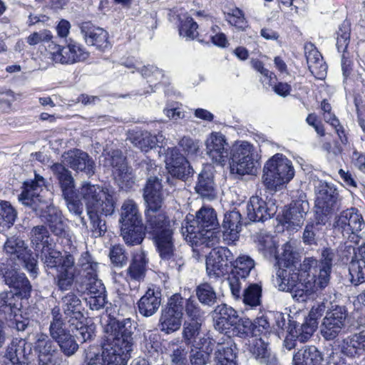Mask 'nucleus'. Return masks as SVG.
Segmentation results:
<instances>
[{
	"label": "nucleus",
	"mask_w": 365,
	"mask_h": 365,
	"mask_svg": "<svg viewBox=\"0 0 365 365\" xmlns=\"http://www.w3.org/2000/svg\"><path fill=\"white\" fill-rule=\"evenodd\" d=\"M145 230L150 235L163 259L169 260L174 255L173 232L175 222L161 210L164 192L160 180L156 177L148 179L144 187Z\"/></svg>",
	"instance_id": "f257e3e1"
},
{
	"label": "nucleus",
	"mask_w": 365,
	"mask_h": 365,
	"mask_svg": "<svg viewBox=\"0 0 365 365\" xmlns=\"http://www.w3.org/2000/svg\"><path fill=\"white\" fill-rule=\"evenodd\" d=\"M45 183V179L35 173L34 180L24 182L19 200L24 205L31 207L42 221L48 225L55 235L66 240L67 245L71 247L75 236L64 222L61 212L44 197L43 187Z\"/></svg>",
	"instance_id": "f03ea898"
},
{
	"label": "nucleus",
	"mask_w": 365,
	"mask_h": 365,
	"mask_svg": "<svg viewBox=\"0 0 365 365\" xmlns=\"http://www.w3.org/2000/svg\"><path fill=\"white\" fill-rule=\"evenodd\" d=\"M78 192L85 203L93 236H102L106 231V226L101 217L111 215L115 211L116 198L114 191L84 182L78 189Z\"/></svg>",
	"instance_id": "7ed1b4c3"
},
{
	"label": "nucleus",
	"mask_w": 365,
	"mask_h": 365,
	"mask_svg": "<svg viewBox=\"0 0 365 365\" xmlns=\"http://www.w3.org/2000/svg\"><path fill=\"white\" fill-rule=\"evenodd\" d=\"M219 225L217 214L213 208L202 207L195 217L187 216L182 226V234L192 247H212L220 243L221 233L214 231Z\"/></svg>",
	"instance_id": "20e7f679"
},
{
	"label": "nucleus",
	"mask_w": 365,
	"mask_h": 365,
	"mask_svg": "<svg viewBox=\"0 0 365 365\" xmlns=\"http://www.w3.org/2000/svg\"><path fill=\"white\" fill-rule=\"evenodd\" d=\"M104 346L130 358L133 350V324L130 318L116 320L109 318L104 326Z\"/></svg>",
	"instance_id": "39448f33"
},
{
	"label": "nucleus",
	"mask_w": 365,
	"mask_h": 365,
	"mask_svg": "<svg viewBox=\"0 0 365 365\" xmlns=\"http://www.w3.org/2000/svg\"><path fill=\"white\" fill-rule=\"evenodd\" d=\"M294 175L292 161L285 155L277 153L265 163L262 180L267 190L276 191L287 184Z\"/></svg>",
	"instance_id": "423d86ee"
},
{
	"label": "nucleus",
	"mask_w": 365,
	"mask_h": 365,
	"mask_svg": "<svg viewBox=\"0 0 365 365\" xmlns=\"http://www.w3.org/2000/svg\"><path fill=\"white\" fill-rule=\"evenodd\" d=\"M334 226L344 237L357 243L359 232L365 228V221L359 212L352 207L342 211L336 216Z\"/></svg>",
	"instance_id": "0eeeda50"
},
{
	"label": "nucleus",
	"mask_w": 365,
	"mask_h": 365,
	"mask_svg": "<svg viewBox=\"0 0 365 365\" xmlns=\"http://www.w3.org/2000/svg\"><path fill=\"white\" fill-rule=\"evenodd\" d=\"M4 250L11 258L17 259L30 272L31 277L37 276V259L32 255L22 239L15 236L8 238L4 243Z\"/></svg>",
	"instance_id": "6e6552de"
},
{
	"label": "nucleus",
	"mask_w": 365,
	"mask_h": 365,
	"mask_svg": "<svg viewBox=\"0 0 365 365\" xmlns=\"http://www.w3.org/2000/svg\"><path fill=\"white\" fill-rule=\"evenodd\" d=\"M182 302L180 294H174L169 299L167 306L162 309L159 319L158 327L161 331L169 334L180 328L183 316Z\"/></svg>",
	"instance_id": "1a4fd4ad"
},
{
	"label": "nucleus",
	"mask_w": 365,
	"mask_h": 365,
	"mask_svg": "<svg viewBox=\"0 0 365 365\" xmlns=\"http://www.w3.org/2000/svg\"><path fill=\"white\" fill-rule=\"evenodd\" d=\"M38 365H61L63 358L54 342L43 333L36 335L34 345Z\"/></svg>",
	"instance_id": "9d476101"
},
{
	"label": "nucleus",
	"mask_w": 365,
	"mask_h": 365,
	"mask_svg": "<svg viewBox=\"0 0 365 365\" xmlns=\"http://www.w3.org/2000/svg\"><path fill=\"white\" fill-rule=\"evenodd\" d=\"M347 312L344 307L336 306L327 312L320 326V331L326 340L335 339L345 327Z\"/></svg>",
	"instance_id": "9b49d317"
},
{
	"label": "nucleus",
	"mask_w": 365,
	"mask_h": 365,
	"mask_svg": "<svg viewBox=\"0 0 365 365\" xmlns=\"http://www.w3.org/2000/svg\"><path fill=\"white\" fill-rule=\"evenodd\" d=\"M205 147L206 153L212 162L224 165L230 160L231 147L222 133H211L205 140Z\"/></svg>",
	"instance_id": "f8f14e48"
},
{
	"label": "nucleus",
	"mask_w": 365,
	"mask_h": 365,
	"mask_svg": "<svg viewBox=\"0 0 365 365\" xmlns=\"http://www.w3.org/2000/svg\"><path fill=\"white\" fill-rule=\"evenodd\" d=\"M234 256L227 247H219L212 249L206 259V270L210 277H219L228 272V264Z\"/></svg>",
	"instance_id": "ddd939ff"
},
{
	"label": "nucleus",
	"mask_w": 365,
	"mask_h": 365,
	"mask_svg": "<svg viewBox=\"0 0 365 365\" xmlns=\"http://www.w3.org/2000/svg\"><path fill=\"white\" fill-rule=\"evenodd\" d=\"M56 51L51 53L55 63L73 64L84 61L89 56V53L85 48L72 39H70L64 46H56Z\"/></svg>",
	"instance_id": "4468645a"
},
{
	"label": "nucleus",
	"mask_w": 365,
	"mask_h": 365,
	"mask_svg": "<svg viewBox=\"0 0 365 365\" xmlns=\"http://www.w3.org/2000/svg\"><path fill=\"white\" fill-rule=\"evenodd\" d=\"M316 205L324 215H329L339 209L336 190L327 182L317 180L314 184Z\"/></svg>",
	"instance_id": "2eb2a0df"
},
{
	"label": "nucleus",
	"mask_w": 365,
	"mask_h": 365,
	"mask_svg": "<svg viewBox=\"0 0 365 365\" xmlns=\"http://www.w3.org/2000/svg\"><path fill=\"white\" fill-rule=\"evenodd\" d=\"M168 173L178 179L185 180L193 173L187 160L177 148H168L165 158Z\"/></svg>",
	"instance_id": "dca6fc26"
},
{
	"label": "nucleus",
	"mask_w": 365,
	"mask_h": 365,
	"mask_svg": "<svg viewBox=\"0 0 365 365\" xmlns=\"http://www.w3.org/2000/svg\"><path fill=\"white\" fill-rule=\"evenodd\" d=\"M62 158L63 163L73 170L84 172L87 175H92L95 173L94 161L88 153L79 149L67 151Z\"/></svg>",
	"instance_id": "f3484780"
},
{
	"label": "nucleus",
	"mask_w": 365,
	"mask_h": 365,
	"mask_svg": "<svg viewBox=\"0 0 365 365\" xmlns=\"http://www.w3.org/2000/svg\"><path fill=\"white\" fill-rule=\"evenodd\" d=\"M81 32L85 42L88 46H95L97 49L104 51L110 48L108 33L102 28L96 27L88 22L81 26Z\"/></svg>",
	"instance_id": "a211bd4d"
},
{
	"label": "nucleus",
	"mask_w": 365,
	"mask_h": 365,
	"mask_svg": "<svg viewBox=\"0 0 365 365\" xmlns=\"http://www.w3.org/2000/svg\"><path fill=\"white\" fill-rule=\"evenodd\" d=\"M247 217L253 222H263L270 219L277 212L274 205L267 206L266 202L259 196L250 197L247 205Z\"/></svg>",
	"instance_id": "6ab92c4d"
},
{
	"label": "nucleus",
	"mask_w": 365,
	"mask_h": 365,
	"mask_svg": "<svg viewBox=\"0 0 365 365\" xmlns=\"http://www.w3.org/2000/svg\"><path fill=\"white\" fill-rule=\"evenodd\" d=\"M103 163L104 166L112 168L113 174L118 180L128 182L131 179L130 173L121 151L114 150L108 153Z\"/></svg>",
	"instance_id": "aec40b11"
},
{
	"label": "nucleus",
	"mask_w": 365,
	"mask_h": 365,
	"mask_svg": "<svg viewBox=\"0 0 365 365\" xmlns=\"http://www.w3.org/2000/svg\"><path fill=\"white\" fill-rule=\"evenodd\" d=\"M214 326L220 332H227L238 321L237 312L227 304L218 305L215 310Z\"/></svg>",
	"instance_id": "412c9836"
},
{
	"label": "nucleus",
	"mask_w": 365,
	"mask_h": 365,
	"mask_svg": "<svg viewBox=\"0 0 365 365\" xmlns=\"http://www.w3.org/2000/svg\"><path fill=\"white\" fill-rule=\"evenodd\" d=\"M56 270L57 286L61 290L69 289L74 282L76 275L75 258L73 255L66 253L65 259Z\"/></svg>",
	"instance_id": "4be33fe9"
},
{
	"label": "nucleus",
	"mask_w": 365,
	"mask_h": 365,
	"mask_svg": "<svg viewBox=\"0 0 365 365\" xmlns=\"http://www.w3.org/2000/svg\"><path fill=\"white\" fill-rule=\"evenodd\" d=\"M350 40V24L344 21L339 26L336 36V48L339 52H342L341 69L344 76H347L351 71V61L346 55V50Z\"/></svg>",
	"instance_id": "5701e85b"
},
{
	"label": "nucleus",
	"mask_w": 365,
	"mask_h": 365,
	"mask_svg": "<svg viewBox=\"0 0 365 365\" xmlns=\"http://www.w3.org/2000/svg\"><path fill=\"white\" fill-rule=\"evenodd\" d=\"M305 54L308 67L312 74L316 78H324L327 75V66L321 53L313 44L309 43L305 46Z\"/></svg>",
	"instance_id": "b1692460"
},
{
	"label": "nucleus",
	"mask_w": 365,
	"mask_h": 365,
	"mask_svg": "<svg viewBox=\"0 0 365 365\" xmlns=\"http://www.w3.org/2000/svg\"><path fill=\"white\" fill-rule=\"evenodd\" d=\"M322 352L314 346H304L294 353L292 365H321Z\"/></svg>",
	"instance_id": "393cba45"
},
{
	"label": "nucleus",
	"mask_w": 365,
	"mask_h": 365,
	"mask_svg": "<svg viewBox=\"0 0 365 365\" xmlns=\"http://www.w3.org/2000/svg\"><path fill=\"white\" fill-rule=\"evenodd\" d=\"M248 350L255 359L261 364L270 361L273 364L275 361V355L271 352L269 343L262 337L252 336L249 339Z\"/></svg>",
	"instance_id": "a878e982"
},
{
	"label": "nucleus",
	"mask_w": 365,
	"mask_h": 365,
	"mask_svg": "<svg viewBox=\"0 0 365 365\" xmlns=\"http://www.w3.org/2000/svg\"><path fill=\"white\" fill-rule=\"evenodd\" d=\"M160 304V292L153 289H148L138 302L139 313L143 317H151L157 312Z\"/></svg>",
	"instance_id": "bb28decb"
},
{
	"label": "nucleus",
	"mask_w": 365,
	"mask_h": 365,
	"mask_svg": "<svg viewBox=\"0 0 365 365\" xmlns=\"http://www.w3.org/2000/svg\"><path fill=\"white\" fill-rule=\"evenodd\" d=\"M241 215L238 211L226 213L224 217L222 237L227 243L236 241L241 230Z\"/></svg>",
	"instance_id": "cd10ccee"
},
{
	"label": "nucleus",
	"mask_w": 365,
	"mask_h": 365,
	"mask_svg": "<svg viewBox=\"0 0 365 365\" xmlns=\"http://www.w3.org/2000/svg\"><path fill=\"white\" fill-rule=\"evenodd\" d=\"M19 296L11 291L0 292V315L5 319L16 317L20 312Z\"/></svg>",
	"instance_id": "c85d7f7f"
},
{
	"label": "nucleus",
	"mask_w": 365,
	"mask_h": 365,
	"mask_svg": "<svg viewBox=\"0 0 365 365\" xmlns=\"http://www.w3.org/2000/svg\"><path fill=\"white\" fill-rule=\"evenodd\" d=\"M51 170L58 180L62 195L68 196L75 192V180L71 172L61 163H54L51 166Z\"/></svg>",
	"instance_id": "c756f323"
},
{
	"label": "nucleus",
	"mask_w": 365,
	"mask_h": 365,
	"mask_svg": "<svg viewBox=\"0 0 365 365\" xmlns=\"http://www.w3.org/2000/svg\"><path fill=\"white\" fill-rule=\"evenodd\" d=\"M236 346L227 336L223 342H218L215 352V365H237Z\"/></svg>",
	"instance_id": "7c9ffc66"
},
{
	"label": "nucleus",
	"mask_w": 365,
	"mask_h": 365,
	"mask_svg": "<svg viewBox=\"0 0 365 365\" xmlns=\"http://www.w3.org/2000/svg\"><path fill=\"white\" fill-rule=\"evenodd\" d=\"M148 259L145 252L142 250L136 251L130 264L127 269L126 279L140 282L145 276Z\"/></svg>",
	"instance_id": "2f4dec72"
},
{
	"label": "nucleus",
	"mask_w": 365,
	"mask_h": 365,
	"mask_svg": "<svg viewBox=\"0 0 365 365\" xmlns=\"http://www.w3.org/2000/svg\"><path fill=\"white\" fill-rule=\"evenodd\" d=\"M341 352L351 358L359 356L365 351V332L345 338L341 344Z\"/></svg>",
	"instance_id": "473e14b6"
},
{
	"label": "nucleus",
	"mask_w": 365,
	"mask_h": 365,
	"mask_svg": "<svg viewBox=\"0 0 365 365\" xmlns=\"http://www.w3.org/2000/svg\"><path fill=\"white\" fill-rule=\"evenodd\" d=\"M195 189L204 199L211 200L215 198L216 190L212 173L210 170H203L200 172Z\"/></svg>",
	"instance_id": "72a5a7b5"
},
{
	"label": "nucleus",
	"mask_w": 365,
	"mask_h": 365,
	"mask_svg": "<svg viewBox=\"0 0 365 365\" xmlns=\"http://www.w3.org/2000/svg\"><path fill=\"white\" fill-rule=\"evenodd\" d=\"M349 270L353 281L365 282V243L358 248L350 262Z\"/></svg>",
	"instance_id": "f704fd0d"
},
{
	"label": "nucleus",
	"mask_w": 365,
	"mask_h": 365,
	"mask_svg": "<svg viewBox=\"0 0 365 365\" xmlns=\"http://www.w3.org/2000/svg\"><path fill=\"white\" fill-rule=\"evenodd\" d=\"M321 257L319 265L318 284L321 289H323L329 282L334 252L329 248H324L322 252Z\"/></svg>",
	"instance_id": "c9c22d12"
},
{
	"label": "nucleus",
	"mask_w": 365,
	"mask_h": 365,
	"mask_svg": "<svg viewBox=\"0 0 365 365\" xmlns=\"http://www.w3.org/2000/svg\"><path fill=\"white\" fill-rule=\"evenodd\" d=\"M319 285L318 284V279H314V277L311 279L299 280L296 287L293 289L289 290L292 294V297L298 302H305L311 294L317 291Z\"/></svg>",
	"instance_id": "e433bc0d"
},
{
	"label": "nucleus",
	"mask_w": 365,
	"mask_h": 365,
	"mask_svg": "<svg viewBox=\"0 0 365 365\" xmlns=\"http://www.w3.org/2000/svg\"><path fill=\"white\" fill-rule=\"evenodd\" d=\"M277 277L279 289L284 292L293 289L300 280L299 273L296 272L294 267L279 268Z\"/></svg>",
	"instance_id": "4c0bfd02"
},
{
	"label": "nucleus",
	"mask_w": 365,
	"mask_h": 365,
	"mask_svg": "<svg viewBox=\"0 0 365 365\" xmlns=\"http://www.w3.org/2000/svg\"><path fill=\"white\" fill-rule=\"evenodd\" d=\"M120 222L121 225L142 223L141 215L138 205L133 200H126L121 207Z\"/></svg>",
	"instance_id": "58836bf2"
},
{
	"label": "nucleus",
	"mask_w": 365,
	"mask_h": 365,
	"mask_svg": "<svg viewBox=\"0 0 365 365\" xmlns=\"http://www.w3.org/2000/svg\"><path fill=\"white\" fill-rule=\"evenodd\" d=\"M64 313L72 319L82 320L83 315L81 312V302L73 293H68L62 298Z\"/></svg>",
	"instance_id": "ea45409f"
},
{
	"label": "nucleus",
	"mask_w": 365,
	"mask_h": 365,
	"mask_svg": "<svg viewBox=\"0 0 365 365\" xmlns=\"http://www.w3.org/2000/svg\"><path fill=\"white\" fill-rule=\"evenodd\" d=\"M121 235L127 245L140 244L145 236L143 223L121 225Z\"/></svg>",
	"instance_id": "a19ab883"
},
{
	"label": "nucleus",
	"mask_w": 365,
	"mask_h": 365,
	"mask_svg": "<svg viewBox=\"0 0 365 365\" xmlns=\"http://www.w3.org/2000/svg\"><path fill=\"white\" fill-rule=\"evenodd\" d=\"M309 202L304 200H297L291 205L287 213V222L293 225L299 226L302 224L303 220L309 211Z\"/></svg>",
	"instance_id": "79ce46f5"
},
{
	"label": "nucleus",
	"mask_w": 365,
	"mask_h": 365,
	"mask_svg": "<svg viewBox=\"0 0 365 365\" xmlns=\"http://www.w3.org/2000/svg\"><path fill=\"white\" fill-rule=\"evenodd\" d=\"M257 161L255 154L232 161L231 171L240 175L253 174L256 171Z\"/></svg>",
	"instance_id": "37998d69"
},
{
	"label": "nucleus",
	"mask_w": 365,
	"mask_h": 365,
	"mask_svg": "<svg viewBox=\"0 0 365 365\" xmlns=\"http://www.w3.org/2000/svg\"><path fill=\"white\" fill-rule=\"evenodd\" d=\"M31 240L36 251L52 245L48 231L43 225H38L32 229Z\"/></svg>",
	"instance_id": "c03bdc74"
},
{
	"label": "nucleus",
	"mask_w": 365,
	"mask_h": 365,
	"mask_svg": "<svg viewBox=\"0 0 365 365\" xmlns=\"http://www.w3.org/2000/svg\"><path fill=\"white\" fill-rule=\"evenodd\" d=\"M254 259L247 255H240L234 262L232 273L238 275L242 279L249 276L251 270L255 267Z\"/></svg>",
	"instance_id": "a18cd8bd"
},
{
	"label": "nucleus",
	"mask_w": 365,
	"mask_h": 365,
	"mask_svg": "<svg viewBox=\"0 0 365 365\" xmlns=\"http://www.w3.org/2000/svg\"><path fill=\"white\" fill-rule=\"evenodd\" d=\"M41 251V260L44 265L48 268H56L58 269V267L61 266L62 262L65 259L66 255H62L61 252L53 249L52 245H50Z\"/></svg>",
	"instance_id": "49530a36"
},
{
	"label": "nucleus",
	"mask_w": 365,
	"mask_h": 365,
	"mask_svg": "<svg viewBox=\"0 0 365 365\" xmlns=\"http://www.w3.org/2000/svg\"><path fill=\"white\" fill-rule=\"evenodd\" d=\"M131 143L143 152L154 148L152 134L148 131L138 130L130 133L129 137Z\"/></svg>",
	"instance_id": "de8ad7c7"
},
{
	"label": "nucleus",
	"mask_w": 365,
	"mask_h": 365,
	"mask_svg": "<svg viewBox=\"0 0 365 365\" xmlns=\"http://www.w3.org/2000/svg\"><path fill=\"white\" fill-rule=\"evenodd\" d=\"M298 271L301 280H307L312 277H314V279H317L319 274L317 260L313 257L305 258L300 264L299 269Z\"/></svg>",
	"instance_id": "09e8293b"
},
{
	"label": "nucleus",
	"mask_w": 365,
	"mask_h": 365,
	"mask_svg": "<svg viewBox=\"0 0 365 365\" xmlns=\"http://www.w3.org/2000/svg\"><path fill=\"white\" fill-rule=\"evenodd\" d=\"M282 250V254L276 257L279 268H296L297 254L293 252L292 246L289 243H286L284 245Z\"/></svg>",
	"instance_id": "8fccbe9b"
},
{
	"label": "nucleus",
	"mask_w": 365,
	"mask_h": 365,
	"mask_svg": "<svg viewBox=\"0 0 365 365\" xmlns=\"http://www.w3.org/2000/svg\"><path fill=\"white\" fill-rule=\"evenodd\" d=\"M255 154L253 145L247 141H238L231 147L230 160H235Z\"/></svg>",
	"instance_id": "3c124183"
},
{
	"label": "nucleus",
	"mask_w": 365,
	"mask_h": 365,
	"mask_svg": "<svg viewBox=\"0 0 365 365\" xmlns=\"http://www.w3.org/2000/svg\"><path fill=\"white\" fill-rule=\"evenodd\" d=\"M16 212L7 201H0V225L9 228L14 222Z\"/></svg>",
	"instance_id": "603ef678"
},
{
	"label": "nucleus",
	"mask_w": 365,
	"mask_h": 365,
	"mask_svg": "<svg viewBox=\"0 0 365 365\" xmlns=\"http://www.w3.org/2000/svg\"><path fill=\"white\" fill-rule=\"evenodd\" d=\"M182 312L185 310L187 317L191 322H201L202 312L196 301L192 299H184L181 297Z\"/></svg>",
	"instance_id": "864d4df0"
},
{
	"label": "nucleus",
	"mask_w": 365,
	"mask_h": 365,
	"mask_svg": "<svg viewBox=\"0 0 365 365\" xmlns=\"http://www.w3.org/2000/svg\"><path fill=\"white\" fill-rule=\"evenodd\" d=\"M197 23L193 21L192 18L185 16L180 20L179 27L180 36L182 38H185L186 40H192L197 37L198 34L197 31Z\"/></svg>",
	"instance_id": "5fc2aeb1"
},
{
	"label": "nucleus",
	"mask_w": 365,
	"mask_h": 365,
	"mask_svg": "<svg viewBox=\"0 0 365 365\" xmlns=\"http://www.w3.org/2000/svg\"><path fill=\"white\" fill-rule=\"evenodd\" d=\"M196 294L199 301L206 305H212L216 299V293L208 283H202L196 288Z\"/></svg>",
	"instance_id": "6e6d98bb"
},
{
	"label": "nucleus",
	"mask_w": 365,
	"mask_h": 365,
	"mask_svg": "<svg viewBox=\"0 0 365 365\" xmlns=\"http://www.w3.org/2000/svg\"><path fill=\"white\" fill-rule=\"evenodd\" d=\"M201 322H185L182 337L186 345H191L194 339H197L200 333Z\"/></svg>",
	"instance_id": "4d7b16f0"
},
{
	"label": "nucleus",
	"mask_w": 365,
	"mask_h": 365,
	"mask_svg": "<svg viewBox=\"0 0 365 365\" xmlns=\"http://www.w3.org/2000/svg\"><path fill=\"white\" fill-rule=\"evenodd\" d=\"M24 345V341H20L19 344L15 342H12L7 348L6 354H5V360L4 363L6 365H23V364L20 361L19 355L21 354V345Z\"/></svg>",
	"instance_id": "13d9d810"
},
{
	"label": "nucleus",
	"mask_w": 365,
	"mask_h": 365,
	"mask_svg": "<svg viewBox=\"0 0 365 365\" xmlns=\"http://www.w3.org/2000/svg\"><path fill=\"white\" fill-rule=\"evenodd\" d=\"M81 271L83 272L85 277L94 274L97 272L98 264L94 261L88 252L82 253L78 262Z\"/></svg>",
	"instance_id": "bf43d9fd"
},
{
	"label": "nucleus",
	"mask_w": 365,
	"mask_h": 365,
	"mask_svg": "<svg viewBox=\"0 0 365 365\" xmlns=\"http://www.w3.org/2000/svg\"><path fill=\"white\" fill-rule=\"evenodd\" d=\"M262 289L258 284H250L244 292L243 302L250 307L259 304Z\"/></svg>",
	"instance_id": "052dcab7"
},
{
	"label": "nucleus",
	"mask_w": 365,
	"mask_h": 365,
	"mask_svg": "<svg viewBox=\"0 0 365 365\" xmlns=\"http://www.w3.org/2000/svg\"><path fill=\"white\" fill-rule=\"evenodd\" d=\"M87 279L86 282V295H98L106 294V288L101 280L97 277V272L94 274L85 277Z\"/></svg>",
	"instance_id": "680f3d73"
},
{
	"label": "nucleus",
	"mask_w": 365,
	"mask_h": 365,
	"mask_svg": "<svg viewBox=\"0 0 365 365\" xmlns=\"http://www.w3.org/2000/svg\"><path fill=\"white\" fill-rule=\"evenodd\" d=\"M10 279V277H7L6 284L9 287H12L17 290L18 292L16 294L18 296L23 297H27L29 296L31 290V285L25 275L21 276L20 279L17 280L16 282H13Z\"/></svg>",
	"instance_id": "e2e57ef3"
},
{
	"label": "nucleus",
	"mask_w": 365,
	"mask_h": 365,
	"mask_svg": "<svg viewBox=\"0 0 365 365\" xmlns=\"http://www.w3.org/2000/svg\"><path fill=\"white\" fill-rule=\"evenodd\" d=\"M61 351L66 356L73 355L78 349V344L76 341L75 337L70 333L66 335L57 341Z\"/></svg>",
	"instance_id": "0e129e2a"
},
{
	"label": "nucleus",
	"mask_w": 365,
	"mask_h": 365,
	"mask_svg": "<svg viewBox=\"0 0 365 365\" xmlns=\"http://www.w3.org/2000/svg\"><path fill=\"white\" fill-rule=\"evenodd\" d=\"M72 325H75L77 333L76 336L82 342L91 340L95 336V327L93 325H83L81 320H77V323L75 324L74 322H71Z\"/></svg>",
	"instance_id": "69168bd1"
},
{
	"label": "nucleus",
	"mask_w": 365,
	"mask_h": 365,
	"mask_svg": "<svg viewBox=\"0 0 365 365\" xmlns=\"http://www.w3.org/2000/svg\"><path fill=\"white\" fill-rule=\"evenodd\" d=\"M228 21L237 28L245 30L247 26V21L244 12L239 8H235L227 14Z\"/></svg>",
	"instance_id": "338daca9"
},
{
	"label": "nucleus",
	"mask_w": 365,
	"mask_h": 365,
	"mask_svg": "<svg viewBox=\"0 0 365 365\" xmlns=\"http://www.w3.org/2000/svg\"><path fill=\"white\" fill-rule=\"evenodd\" d=\"M173 353L170 359L173 365H185L187 348L186 344L176 345L173 344Z\"/></svg>",
	"instance_id": "774afa93"
}]
</instances>
